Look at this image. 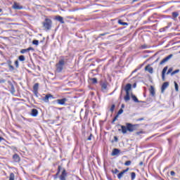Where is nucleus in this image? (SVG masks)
Listing matches in <instances>:
<instances>
[{
  "instance_id": "nucleus-1",
  "label": "nucleus",
  "mask_w": 180,
  "mask_h": 180,
  "mask_svg": "<svg viewBox=\"0 0 180 180\" xmlns=\"http://www.w3.org/2000/svg\"><path fill=\"white\" fill-rule=\"evenodd\" d=\"M67 176H68V172L64 167L62 165H58V171L55 175H53V179H57L59 178L60 180H66Z\"/></svg>"
},
{
  "instance_id": "nucleus-2",
  "label": "nucleus",
  "mask_w": 180,
  "mask_h": 180,
  "mask_svg": "<svg viewBox=\"0 0 180 180\" xmlns=\"http://www.w3.org/2000/svg\"><path fill=\"white\" fill-rule=\"evenodd\" d=\"M68 61V58L67 57L61 56L58 63L56 65V72H62L63 70H64V65H65Z\"/></svg>"
},
{
  "instance_id": "nucleus-3",
  "label": "nucleus",
  "mask_w": 180,
  "mask_h": 180,
  "mask_svg": "<svg viewBox=\"0 0 180 180\" xmlns=\"http://www.w3.org/2000/svg\"><path fill=\"white\" fill-rule=\"evenodd\" d=\"M127 127L128 131H130V133H132V131H135V130H137L139 127H140V125L136 124H132L130 123H127Z\"/></svg>"
},
{
  "instance_id": "nucleus-4",
  "label": "nucleus",
  "mask_w": 180,
  "mask_h": 180,
  "mask_svg": "<svg viewBox=\"0 0 180 180\" xmlns=\"http://www.w3.org/2000/svg\"><path fill=\"white\" fill-rule=\"evenodd\" d=\"M51 25H53V22L49 18H46L45 21L43 22V26L46 30L51 29Z\"/></svg>"
},
{
  "instance_id": "nucleus-5",
  "label": "nucleus",
  "mask_w": 180,
  "mask_h": 180,
  "mask_svg": "<svg viewBox=\"0 0 180 180\" xmlns=\"http://www.w3.org/2000/svg\"><path fill=\"white\" fill-rule=\"evenodd\" d=\"M49 99H54V96L51 94H46V96L42 98V101H44L45 103H49Z\"/></svg>"
},
{
  "instance_id": "nucleus-6",
  "label": "nucleus",
  "mask_w": 180,
  "mask_h": 180,
  "mask_svg": "<svg viewBox=\"0 0 180 180\" xmlns=\"http://www.w3.org/2000/svg\"><path fill=\"white\" fill-rule=\"evenodd\" d=\"M173 55L170 54L169 56H167L166 58H165L160 63V65H162V64H165V63H167V61H169V60H171V58H172Z\"/></svg>"
},
{
  "instance_id": "nucleus-7",
  "label": "nucleus",
  "mask_w": 180,
  "mask_h": 180,
  "mask_svg": "<svg viewBox=\"0 0 180 180\" xmlns=\"http://www.w3.org/2000/svg\"><path fill=\"white\" fill-rule=\"evenodd\" d=\"M120 154H123V153H121V151H120V149H118V148H114V149L112 150V153H111V155H112V157H115V156H116V155H120Z\"/></svg>"
},
{
  "instance_id": "nucleus-8",
  "label": "nucleus",
  "mask_w": 180,
  "mask_h": 180,
  "mask_svg": "<svg viewBox=\"0 0 180 180\" xmlns=\"http://www.w3.org/2000/svg\"><path fill=\"white\" fill-rule=\"evenodd\" d=\"M101 86L102 92H106L108 91V83L101 82Z\"/></svg>"
},
{
  "instance_id": "nucleus-9",
  "label": "nucleus",
  "mask_w": 180,
  "mask_h": 180,
  "mask_svg": "<svg viewBox=\"0 0 180 180\" xmlns=\"http://www.w3.org/2000/svg\"><path fill=\"white\" fill-rule=\"evenodd\" d=\"M167 86H169V82H165V83H163V84L162 85V88H161L162 94H164V92L167 89Z\"/></svg>"
},
{
  "instance_id": "nucleus-10",
  "label": "nucleus",
  "mask_w": 180,
  "mask_h": 180,
  "mask_svg": "<svg viewBox=\"0 0 180 180\" xmlns=\"http://www.w3.org/2000/svg\"><path fill=\"white\" fill-rule=\"evenodd\" d=\"M124 89L126 94H130V91L131 90V84H127Z\"/></svg>"
},
{
  "instance_id": "nucleus-11",
  "label": "nucleus",
  "mask_w": 180,
  "mask_h": 180,
  "mask_svg": "<svg viewBox=\"0 0 180 180\" xmlns=\"http://www.w3.org/2000/svg\"><path fill=\"white\" fill-rule=\"evenodd\" d=\"M31 116H32L33 117H37V115H39V110H37V109L36 108H33L31 110V113H30Z\"/></svg>"
},
{
  "instance_id": "nucleus-12",
  "label": "nucleus",
  "mask_w": 180,
  "mask_h": 180,
  "mask_svg": "<svg viewBox=\"0 0 180 180\" xmlns=\"http://www.w3.org/2000/svg\"><path fill=\"white\" fill-rule=\"evenodd\" d=\"M57 103H58V105H65V103L67 102V98H64L62 99H58L56 100Z\"/></svg>"
},
{
  "instance_id": "nucleus-13",
  "label": "nucleus",
  "mask_w": 180,
  "mask_h": 180,
  "mask_svg": "<svg viewBox=\"0 0 180 180\" xmlns=\"http://www.w3.org/2000/svg\"><path fill=\"white\" fill-rule=\"evenodd\" d=\"M55 20H58V22H60V23H62V24L65 23L64 18L62 16H60V15H56L55 17Z\"/></svg>"
},
{
  "instance_id": "nucleus-14",
  "label": "nucleus",
  "mask_w": 180,
  "mask_h": 180,
  "mask_svg": "<svg viewBox=\"0 0 180 180\" xmlns=\"http://www.w3.org/2000/svg\"><path fill=\"white\" fill-rule=\"evenodd\" d=\"M119 131H122L123 134H126L127 133V127L124 125L121 126V129H118Z\"/></svg>"
},
{
  "instance_id": "nucleus-15",
  "label": "nucleus",
  "mask_w": 180,
  "mask_h": 180,
  "mask_svg": "<svg viewBox=\"0 0 180 180\" xmlns=\"http://www.w3.org/2000/svg\"><path fill=\"white\" fill-rule=\"evenodd\" d=\"M167 70L168 66H165L162 71V79H163V81L165 79V73L167 72Z\"/></svg>"
},
{
  "instance_id": "nucleus-16",
  "label": "nucleus",
  "mask_w": 180,
  "mask_h": 180,
  "mask_svg": "<svg viewBox=\"0 0 180 180\" xmlns=\"http://www.w3.org/2000/svg\"><path fill=\"white\" fill-rule=\"evenodd\" d=\"M146 71H148L150 74H153L154 72V69L153 67H150L149 65L146 66L145 68Z\"/></svg>"
},
{
  "instance_id": "nucleus-17",
  "label": "nucleus",
  "mask_w": 180,
  "mask_h": 180,
  "mask_svg": "<svg viewBox=\"0 0 180 180\" xmlns=\"http://www.w3.org/2000/svg\"><path fill=\"white\" fill-rule=\"evenodd\" d=\"M13 160H14L15 162H19L20 161V157L15 153L13 155Z\"/></svg>"
},
{
  "instance_id": "nucleus-18",
  "label": "nucleus",
  "mask_w": 180,
  "mask_h": 180,
  "mask_svg": "<svg viewBox=\"0 0 180 180\" xmlns=\"http://www.w3.org/2000/svg\"><path fill=\"white\" fill-rule=\"evenodd\" d=\"M149 91L151 96H155V89H154V86H150Z\"/></svg>"
},
{
  "instance_id": "nucleus-19",
  "label": "nucleus",
  "mask_w": 180,
  "mask_h": 180,
  "mask_svg": "<svg viewBox=\"0 0 180 180\" xmlns=\"http://www.w3.org/2000/svg\"><path fill=\"white\" fill-rule=\"evenodd\" d=\"M131 98H132V101H134V102H136V103H139L140 102H143V103H146V102L144 101H139V98H137V97L133 94L131 95Z\"/></svg>"
},
{
  "instance_id": "nucleus-20",
  "label": "nucleus",
  "mask_w": 180,
  "mask_h": 180,
  "mask_svg": "<svg viewBox=\"0 0 180 180\" xmlns=\"http://www.w3.org/2000/svg\"><path fill=\"white\" fill-rule=\"evenodd\" d=\"M13 9L20 10L23 9V7L22 6H18V4L15 3L13 6Z\"/></svg>"
},
{
  "instance_id": "nucleus-21",
  "label": "nucleus",
  "mask_w": 180,
  "mask_h": 180,
  "mask_svg": "<svg viewBox=\"0 0 180 180\" xmlns=\"http://www.w3.org/2000/svg\"><path fill=\"white\" fill-rule=\"evenodd\" d=\"M125 102L130 101V93H126V96L124 97Z\"/></svg>"
},
{
  "instance_id": "nucleus-22",
  "label": "nucleus",
  "mask_w": 180,
  "mask_h": 180,
  "mask_svg": "<svg viewBox=\"0 0 180 180\" xmlns=\"http://www.w3.org/2000/svg\"><path fill=\"white\" fill-rule=\"evenodd\" d=\"M118 23L119 25H122V26H127L129 25L127 22H124L122 20H119Z\"/></svg>"
},
{
  "instance_id": "nucleus-23",
  "label": "nucleus",
  "mask_w": 180,
  "mask_h": 180,
  "mask_svg": "<svg viewBox=\"0 0 180 180\" xmlns=\"http://www.w3.org/2000/svg\"><path fill=\"white\" fill-rule=\"evenodd\" d=\"M90 81H91V84H98V79L96 78H91Z\"/></svg>"
},
{
  "instance_id": "nucleus-24",
  "label": "nucleus",
  "mask_w": 180,
  "mask_h": 180,
  "mask_svg": "<svg viewBox=\"0 0 180 180\" xmlns=\"http://www.w3.org/2000/svg\"><path fill=\"white\" fill-rule=\"evenodd\" d=\"M34 91H39V83H36L33 86Z\"/></svg>"
},
{
  "instance_id": "nucleus-25",
  "label": "nucleus",
  "mask_w": 180,
  "mask_h": 180,
  "mask_svg": "<svg viewBox=\"0 0 180 180\" xmlns=\"http://www.w3.org/2000/svg\"><path fill=\"white\" fill-rule=\"evenodd\" d=\"M123 175H124V173L123 172H121L120 174H117L118 179H122L123 178Z\"/></svg>"
},
{
  "instance_id": "nucleus-26",
  "label": "nucleus",
  "mask_w": 180,
  "mask_h": 180,
  "mask_svg": "<svg viewBox=\"0 0 180 180\" xmlns=\"http://www.w3.org/2000/svg\"><path fill=\"white\" fill-rule=\"evenodd\" d=\"M115 108H116V105L115 104H112L111 108H110V111L111 113H113V112H115Z\"/></svg>"
},
{
  "instance_id": "nucleus-27",
  "label": "nucleus",
  "mask_w": 180,
  "mask_h": 180,
  "mask_svg": "<svg viewBox=\"0 0 180 180\" xmlns=\"http://www.w3.org/2000/svg\"><path fill=\"white\" fill-rule=\"evenodd\" d=\"M18 60H19L20 61H25V60H26V59H25V56L21 55V56H20L18 57Z\"/></svg>"
},
{
  "instance_id": "nucleus-28",
  "label": "nucleus",
  "mask_w": 180,
  "mask_h": 180,
  "mask_svg": "<svg viewBox=\"0 0 180 180\" xmlns=\"http://www.w3.org/2000/svg\"><path fill=\"white\" fill-rule=\"evenodd\" d=\"M9 180H15V174L13 173L10 174Z\"/></svg>"
},
{
  "instance_id": "nucleus-29",
  "label": "nucleus",
  "mask_w": 180,
  "mask_h": 180,
  "mask_svg": "<svg viewBox=\"0 0 180 180\" xmlns=\"http://www.w3.org/2000/svg\"><path fill=\"white\" fill-rule=\"evenodd\" d=\"M131 180L136 179V173L134 172L131 173Z\"/></svg>"
},
{
  "instance_id": "nucleus-30",
  "label": "nucleus",
  "mask_w": 180,
  "mask_h": 180,
  "mask_svg": "<svg viewBox=\"0 0 180 180\" xmlns=\"http://www.w3.org/2000/svg\"><path fill=\"white\" fill-rule=\"evenodd\" d=\"M172 16L173 18H178V16H179V13H178V12H173Z\"/></svg>"
},
{
  "instance_id": "nucleus-31",
  "label": "nucleus",
  "mask_w": 180,
  "mask_h": 180,
  "mask_svg": "<svg viewBox=\"0 0 180 180\" xmlns=\"http://www.w3.org/2000/svg\"><path fill=\"white\" fill-rule=\"evenodd\" d=\"M124 165L126 167H129V165H131V161L127 160V162H125Z\"/></svg>"
},
{
  "instance_id": "nucleus-32",
  "label": "nucleus",
  "mask_w": 180,
  "mask_h": 180,
  "mask_svg": "<svg viewBox=\"0 0 180 180\" xmlns=\"http://www.w3.org/2000/svg\"><path fill=\"white\" fill-rule=\"evenodd\" d=\"M178 72H179V69H178V70H174V71H173V72H171L172 77L173 75H175V74H178Z\"/></svg>"
},
{
  "instance_id": "nucleus-33",
  "label": "nucleus",
  "mask_w": 180,
  "mask_h": 180,
  "mask_svg": "<svg viewBox=\"0 0 180 180\" xmlns=\"http://www.w3.org/2000/svg\"><path fill=\"white\" fill-rule=\"evenodd\" d=\"M174 88H175V91L176 92H178V91H179V86H178V84L176 83V82H174Z\"/></svg>"
},
{
  "instance_id": "nucleus-34",
  "label": "nucleus",
  "mask_w": 180,
  "mask_h": 180,
  "mask_svg": "<svg viewBox=\"0 0 180 180\" xmlns=\"http://www.w3.org/2000/svg\"><path fill=\"white\" fill-rule=\"evenodd\" d=\"M32 44H34V46H39V40H33L32 41Z\"/></svg>"
},
{
  "instance_id": "nucleus-35",
  "label": "nucleus",
  "mask_w": 180,
  "mask_h": 180,
  "mask_svg": "<svg viewBox=\"0 0 180 180\" xmlns=\"http://www.w3.org/2000/svg\"><path fill=\"white\" fill-rule=\"evenodd\" d=\"M27 52H29V51L27 50V49H22V50L20 51V53H21V54H25V53H27Z\"/></svg>"
},
{
  "instance_id": "nucleus-36",
  "label": "nucleus",
  "mask_w": 180,
  "mask_h": 180,
  "mask_svg": "<svg viewBox=\"0 0 180 180\" xmlns=\"http://www.w3.org/2000/svg\"><path fill=\"white\" fill-rule=\"evenodd\" d=\"M117 117H119V115H116L115 117L113 118L112 121V124H115V121L117 120Z\"/></svg>"
},
{
  "instance_id": "nucleus-37",
  "label": "nucleus",
  "mask_w": 180,
  "mask_h": 180,
  "mask_svg": "<svg viewBox=\"0 0 180 180\" xmlns=\"http://www.w3.org/2000/svg\"><path fill=\"white\" fill-rule=\"evenodd\" d=\"M122 113H123V109L122 108L119 110L117 115V116H119L120 115H122Z\"/></svg>"
},
{
  "instance_id": "nucleus-38",
  "label": "nucleus",
  "mask_w": 180,
  "mask_h": 180,
  "mask_svg": "<svg viewBox=\"0 0 180 180\" xmlns=\"http://www.w3.org/2000/svg\"><path fill=\"white\" fill-rule=\"evenodd\" d=\"M15 65L16 68H19V60L15 61Z\"/></svg>"
},
{
  "instance_id": "nucleus-39",
  "label": "nucleus",
  "mask_w": 180,
  "mask_h": 180,
  "mask_svg": "<svg viewBox=\"0 0 180 180\" xmlns=\"http://www.w3.org/2000/svg\"><path fill=\"white\" fill-rule=\"evenodd\" d=\"M112 174H118L119 169H115L114 170H112Z\"/></svg>"
},
{
  "instance_id": "nucleus-40",
  "label": "nucleus",
  "mask_w": 180,
  "mask_h": 180,
  "mask_svg": "<svg viewBox=\"0 0 180 180\" xmlns=\"http://www.w3.org/2000/svg\"><path fill=\"white\" fill-rule=\"evenodd\" d=\"M34 94L37 98H39V91H34Z\"/></svg>"
},
{
  "instance_id": "nucleus-41",
  "label": "nucleus",
  "mask_w": 180,
  "mask_h": 180,
  "mask_svg": "<svg viewBox=\"0 0 180 180\" xmlns=\"http://www.w3.org/2000/svg\"><path fill=\"white\" fill-rule=\"evenodd\" d=\"M172 72V68H170L169 70H168V71H167V75H168V74H171Z\"/></svg>"
},
{
  "instance_id": "nucleus-42",
  "label": "nucleus",
  "mask_w": 180,
  "mask_h": 180,
  "mask_svg": "<svg viewBox=\"0 0 180 180\" xmlns=\"http://www.w3.org/2000/svg\"><path fill=\"white\" fill-rule=\"evenodd\" d=\"M27 49L28 50V51H34V49H33V47H29Z\"/></svg>"
},
{
  "instance_id": "nucleus-43",
  "label": "nucleus",
  "mask_w": 180,
  "mask_h": 180,
  "mask_svg": "<svg viewBox=\"0 0 180 180\" xmlns=\"http://www.w3.org/2000/svg\"><path fill=\"white\" fill-rule=\"evenodd\" d=\"M87 140L89 141H91V140H92V134H90V136L87 138Z\"/></svg>"
},
{
  "instance_id": "nucleus-44",
  "label": "nucleus",
  "mask_w": 180,
  "mask_h": 180,
  "mask_svg": "<svg viewBox=\"0 0 180 180\" xmlns=\"http://www.w3.org/2000/svg\"><path fill=\"white\" fill-rule=\"evenodd\" d=\"M170 175H171L172 176H175V172L171 171V172H170Z\"/></svg>"
},
{
  "instance_id": "nucleus-45",
  "label": "nucleus",
  "mask_w": 180,
  "mask_h": 180,
  "mask_svg": "<svg viewBox=\"0 0 180 180\" xmlns=\"http://www.w3.org/2000/svg\"><path fill=\"white\" fill-rule=\"evenodd\" d=\"M106 34H109V32H105L103 34H100V36H106Z\"/></svg>"
},
{
  "instance_id": "nucleus-46",
  "label": "nucleus",
  "mask_w": 180,
  "mask_h": 180,
  "mask_svg": "<svg viewBox=\"0 0 180 180\" xmlns=\"http://www.w3.org/2000/svg\"><path fill=\"white\" fill-rule=\"evenodd\" d=\"M142 120H144V118H143V117L139 118L136 120V122H141Z\"/></svg>"
},
{
  "instance_id": "nucleus-47",
  "label": "nucleus",
  "mask_w": 180,
  "mask_h": 180,
  "mask_svg": "<svg viewBox=\"0 0 180 180\" xmlns=\"http://www.w3.org/2000/svg\"><path fill=\"white\" fill-rule=\"evenodd\" d=\"M9 68L10 70H15V68L12 65H9Z\"/></svg>"
},
{
  "instance_id": "nucleus-48",
  "label": "nucleus",
  "mask_w": 180,
  "mask_h": 180,
  "mask_svg": "<svg viewBox=\"0 0 180 180\" xmlns=\"http://www.w3.org/2000/svg\"><path fill=\"white\" fill-rule=\"evenodd\" d=\"M127 171H129V167L127 168L126 169L123 170L122 172H123L124 174H126V172H127Z\"/></svg>"
},
{
  "instance_id": "nucleus-49",
  "label": "nucleus",
  "mask_w": 180,
  "mask_h": 180,
  "mask_svg": "<svg viewBox=\"0 0 180 180\" xmlns=\"http://www.w3.org/2000/svg\"><path fill=\"white\" fill-rule=\"evenodd\" d=\"M5 83V79H1L0 80V84H4Z\"/></svg>"
},
{
  "instance_id": "nucleus-50",
  "label": "nucleus",
  "mask_w": 180,
  "mask_h": 180,
  "mask_svg": "<svg viewBox=\"0 0 180 180\" xmlns=\"http://www.w3.org/2000/svg\"><path fill=\"white\" fill-rule=\"evenodd\" d=\"M136 134L139 136V134H143V131H138L136 132Z\"/></svg>"
},
{
  "instance_id": "nucleus-51",
  "label": "nucleus",
  "mask_w": 180,
  "mask_h": 180,
  "mask_svg": "<svg viewBox=\"0 0 180 180\" xmlns=\"http://www.w3.org/2000/svg\"><path fill=\"white\" fill-rule=\"evenodd\" d=\"M4 139L2 136H0V142L4 141Z\"/></svg>"
},
{
  "instance_id": "nucleus-52",
  "label": "nucleus",
  "mask_w": 180,
  "mask_h": 180,
  "mask_svg": "<svg viewBox=\"0 0 180 180\" xmlns=\"http://www.w3.org/2000/svg\"><path fill=\"white\" fill-rule=\"evenodd\" d=\"M114 139H115V141H117V140H118L117 136H115Z\"/></svg>"
},
{
  "instance_id": "nucleus-53",
  "label": "nucleus",
  "mask_w": 180,
  "mask_h": 180,
  "mask_svg": "<svg viewBox=\"0 0 180 180\" xmlns=\"http://www.w3.org/2000/svg\"><path fill=\"white\" fill-rule=\"evenodd\" d=\"M137 71V69H135L133 72H132V74H134V72H136Z\"/></svg>"
},
{
  "instance_id": "nucleus-54",
  "label": "nucleus",
  "mask_w": 180,
  "mask_h": 180,
  "mask_svg": "<svg viewBox=\"0 0 180 180\" xmlns=\"http://www.w3.org/2000/svg\"><path fill=\"white\" fill-rule=\"evenodd\" d=\"M143 162H139L140 167H141V165H143Z\"/></svg>"
},
{
  "instance_id": "nucleus-55",
  "label": "nucleus",
  "mask_w": 180,
  "mask_h": 180,
  "mask_svg": "<svg viewBox=\"0 0 180 180\" xmlns=\"http://www.w3.org/2000/svg\"><path fill=\"white\" fill-rule=\"evenodd\" d=\"M121 108L123 109V108H124V104H122Z\"/></svg>"
},
{
  "instance_id": "nucleus-56",
  "label": "nucleus",
  "mask_w": 180,
  "mask_h": 180,
  "mask_svg": "<svg viewBox=\"0 0 180 180\" xmlns=\"http://www.w3.org/2000/svg\"><path fill=\"white\" fill-rule=\"evenodd\" d=\"M136 84L135 83V84H134V88H136Z\"/></svg>"
},
{
  "instance_id": "nucleus-57",
  "label": "nucleus",
  "mask_w": 180,
  "mask_h": 180,
  "mask_svg": "<svg viewBox=\"0 0 180 180\" xmlns=\"http://www.w3.org/2000/svg\"><path fill=\"white\" fill-rule=\"evenodd\" d=\"M137 1H139V0H134V2H137Z\"/></svg>"
},
{
  "instance_id": "nucleus-58",
  "label": "nucleus",
  "mask_w": 180,
  "mask_h": 180,
  "mask_svg": "<svg viewBox=\"0 0 180 180\" xmlns=\"http://www.w3.org/2000/svg\"><path fill=\"white\" fill-rule=\"evenodd\" d=\"M2 12V8H0V13Z\"/></svg>"
},
{
  "instance_id": "nucleus-59",
  "label": "nucleus",
  "mask_w": 180,
  "mask_h": 180,
  "mask_svg": "<svg viewBox=\"0 0 180 180\" xmlns=\"http://www.w3.org/2000/svg\"><path fill=\"white\" fill-rule=\"evenodd\" d=\"M158 61V59L156 60V62Z\"/></svg>"
},
{
  "instance_id": "nucleus-60",
  "label": "nucleus",
  "mask_w": 180,
  "mask_h": 180,
  "mask_svg": "<svg viewBox=\"0 0 180 180\" xmlns=\"http://www.w3.org/2000/svg\"><path fill=\"white\" fill-rule=\"evenodd\" d=\"M179 53H180V51H179Z\"/></svg>"
}]
</instances>
